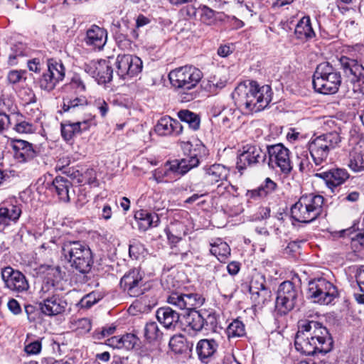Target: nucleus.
<instances>
[{
	"mask_svg": "<svg viewBox=\"0 0 364 364\" xmlns=\"http://www.w3.org/2000/svg\"><path fill=\"white\" fill-rule=\"evenodd\" d=\"M341 137L337 132H330L313 136L307 147L314 164L311 163L306 154L298 157L299 169L301 173H314L323 168L327 164L330 151L339 146Z\"/></svg>",
	"mask_w": 364,
	"mask_h": 364,
	"instance_id": "f257e3e1",
	"label": "nucleus"
},
{
	"mask_svg": "<svg viewBox=\"0 0 364 364\" xmlns=\"http://www.w3.org/2000/svg\"><path fill=\"white\" fill-rule=\"evenodd\" d=\"M272 90L268 85L260 86L250 80L240 83L232 93L235 105L245 114L258 112L266 108L272 99Z\"/></svg>",
	"mask_w": 364,
	"mask_h": 364,
	"instance_id": "f03ea898",
	"label": "nucleus"
},
{
	"mask_svg": "<svg viewBox=\"0 0 364 364\" xmlns=\"http://www.w3.org/2000/svg\"><path fill=\"white\" fill-rule=\"evenodd\" d=\"M43 272L47 271L48 277L39 291L41 301L38 306L41 313L47 316H55L63 314L67 308L66 299L55 292L56 283L62 279V272L59 266L42 265Z\"/></svg>",
	"mask_w": 364,
	"mask_h": 364,
	"instance_id": "7ed1b4c3",
	"label": "nucleus"
},
{
	"mask_svg": "<svg viewBox=\"0 0 364 364\" xmlns=\"http://www.w3.org/2000/svg\"><path fill=\"white\" fill-rule=\"evenodd\" d=\"M204 301L205 299L196 293L173 292L167 298V302L171 305L187 311L183 316L185 323L196 332L201 331L204 328L203 311L196 310V307L201 306Z\"/></svg>",
	"mask_w": 364,
	"mask_h": 364,
	"instance_id": "20e7f679",
	"label": "nucleus"
},
{
	"mask_svg": "<svg viewBox=\"0 0 364 364\" xmlns=\"http://www.w3.org/2000/svg\"><path fill=\"white\" fill-rule=\"evenodd\" d=\"M185 157L181 159H174L165 164L164 176L173 173L178 176H184L191 169L198 167L200 160L207 155V149L200 141L195 144L190 141L181 142Z\"/></svg>",
	"mask_w": 364,
	"mask_h": 364,
	"instance_id": "39448f33",
	"label": "nucleus"
},
{
	"mask_svg": "<svg viewBox=\"0 0 364 364\" xmlns=\"http://www.w3.org/2000/svg\"><path fill=\"white\" fill-rule=\"evenodd\" d=\"M62 255L70 267L82 274L89 273L94 264L90 247L80 240H65L61 246Z\"/></svg>",
	"mask_w": 364,
	"mask_h": 364,
	"instance_id": "423d86ee",
	"label": "nucleus"
},
{
	"mask_svg": "<svg viewBox=\"0 0 364 364\" xmlns=\"http://www.w3.org/2000/svg\"><path fill=\"white\" fill-rule=\"evenodd\" d=\"M323 203L324 198L321 195L304 194L291 207V216L299 223H312L321 215Z\"/></svg>",
	"mask_w": 364,
	"mask_h": 364,
	"instance_id": "0eeeda50",
	"label": "nucleus"
},
{
	"mask_svg": "<svg viewBox=\"0 0 364 364\" xmlns=\"http://www.w3.org/2000/svg\"><path fill=\"white\" fill-rule=\"evenodd\" d=\"M341 82V73L328 62H323L316 68L312 84L316 92L323 95H332L338 91Z\"/></svg>",
	"mask_w": 364,
	"mask_h": 364,
	"instance_id": "6e6552de",
	"label": "nucleus"
},
{
	"mask_svg": "<svg viewBox=\"0 0 364 364\" xmlns=\"http://www.w3.org/2000/svg\"><path fill=\"white\" fill-rule=\"evenodd\" d=\"M301 287L293 282L287 280L282 282L277 290L275 301V311L280 316L287 315L301 301Z\"/></svg>",
	"mask_w": 364,
	"mask_h": 364,
	"instance_id": "1a4fd4ad",
	"label": "nucleus"
},
{
	"mask_svg": "<svg viewBox=\"0 0 364 364\" xmlns=\"http://www.w3.org/2000/svg\"><path fill=\"white\" fill-rule=\"evenodd\" d=\"M302 320L305 326L304 331L316 346V353L330 352L333 346V340L328 328L318 321L307 318Z\"/></svg>",
	"mask_w": 364,
	"mask_h": 364,
	"instance_id": "9d476101",
	"label": "nucleus"
},
{
	"mask_svg": "<svg viewBox=\"0 0 364 364\" xmlns=\"http://www.w3.org/2000/svg\"><path fill=\"white\" fill-rule=\"evenodd\" d=\"M168 78L172 86L188 91L198 85L203 78V73L194 66L185 65L171 70Z\"/></svg>",
	"mask_w": 364,
	"mask_h": 364,
	"instance_id": "9b49d317",
	"label": "nucleus"
},
{
	"mask_svg": "<svg viewBox=\"0 0 364 364\" xmlns=\"http://www.w3.org/2000/svg\"><path fill=\"white\" fill-rule=\"evenodd\" d=\"M308 296L314 303L327 305L338 296V292L331 282L324 278H318L309 282Z\"/></svg>",
	"mask_w": 364,
	"mask_h": 364,
	"instance_id": "f8f14e48",
	"label": "nucleus"
},
{
	"mask_svg": "<svg viewBox=\"0 0 364 364\" xmlns=\"http://www.w3.org/2000/svg\"><path fill=\"white\" fill-rule=\"evenodd\" d=\"M65 76V68L62 60L49 58L47 60V70L38 79L39 87L41 90L50 92L64 80Z\"/></svg>",
	"mask_w": 364,
	"mask_h": 364,
	"instance_id": "ddd939ff",
	"label": "nucleus"
},
{
	"mask_svg": "<svg viewBox=\"0 0 364 364\" xmlns=\"http://www.w3.org/2000/svg\"><path fill=\"white\" fill-rule=\"evenodd\" d=\"M266 152L268 154L267 164L269 167H278L285 174L291 171L293 166L290 159L291 152L282 144L267 146Z\"/></svg>",
	"mask_w": 364,
	"mask_h": 364,
	"instance_id": "4468645a",
	"label": "nucleus"
},
{
	"mask_svg": "<svg viewBox=\"0 0 364 364\" xmlns=\"http://www.w3.org/2000/svg\"><path fill=\"white\" fill-rule=\"evenodd\" d=\"M119 285L132 297H138L146 290L144 273L139 268H132L127 272L121 278Z\"/></svg>",
	"mask_w": 364,
	"mask_h": 364,
	"instance_id": "2eb2a0df",
	"label": "nucleus"
},
{
	"mask_svg": "<svg viewBox=\"0 0 364 364\" xmlns=\"http://www.w3.org/2000/svg\"><path fill=\"white\" fill-rule=\"evenodd\" d=\"M240 151L237 160V168L239 171L245 170L249 166L264 163L267 160L266 151L257 145L246 144Z\"/></svg>",
	"mask_w": 364,
	"mask_h": 364,
	"instance_id": "dca6fc26",
	"label": "nucleus"
},
{
	"mask_svg": "<svg viewBox=\"0 0 364 364\" xmlns=\"http://www.w3.org/2000/svg\"><path fill=\"white\" fill-rule=\"evenodd\" d=\"M115 65L119 77L127 79L138 75L142 70V61L136 56L129 54L118 55Z\"/></svg>",
	"mask_w": 364,
	"mask_h": 364,
	"instance_id": "f3484780",
	"label": "nucleus"
},
{
	"mask_svg": "<svg viewBox=\"0 0 364 364\" xmlns=\"http://www.w3.org/2000/svg\"><path fill=\"white\" fill-rule=\"evenodd\" d=\"M85 71L92 75L99 84L109 82L112 79L113 69L109 60H92L84 65Z\"/></svg>",
	"mask_w": 364,
	"mask_h": 364,
	"instance_id": "a211bd4d",
	"label": "nucleus"
},
{
	"mask_svg": "<svg viewBox=\"0 0 364 364\" xmlns=\"http://www.w3.org/2000/svg\"><path fill=\"white\" fill-rule=\"evenodd\" d=\"M1 277L5 287L11 291L23 292L29 287L26 277L20 271L14 269L11 266L1 268Z\"/></svg>",
	"mask_w": 364,
	"mask_h": 364,
	"instance_id": "6ab92c4d",
	"label": "nucleus"
},
{
	"mask_svg": "<svg viewBox=\"0 0 364 364\" xmlns=\"http://www.w3.org/2000/svg\"><path fill=\"white\" fill-rule=\"evenodd\" d=\"M22 206L16 200L4 201L0 204V232L11 223H16L22 213Z\"/></svg>",
	"mask_w": 364,
	"mask_h": 364,
	"instance_id": "aec40b11",
	"label": "nucleus"
},
{
	"mask_svg": "<svg viewBox=\"0 0 364 364\" xmlns=\"http://www.w3.org/2000/svg\"><path fill=\"white\" fill-rule=\"evenodd\" d=\"M339 63L345 75L351 82L364 83V67L357 60L341 56Z\"/></svg>",
	"mask_w": 364,
	"mask_h": 364,
	"instance_id": "412c9836",
	"label": "nucleus"
},
{
	"mask_svg": "<svg viewBox=\"0 0 364 364\" xmlns=\"http://www.w3.org/2000/svg\"><path fill=\"white\" fill-rule=\"evenodd\" d=\"M298 331L294 338V346L298 352L306 355H313L316 354V346L315 343H312L310 336H308L304 328H305L304 323L301 319L297 323Z\"/></svg>",
	"mask_w": 364,
	"mask_h": 364,
	"instance_id": "4be33fe9",
	"label": "nucleus"
},
{
	"mask_svg": "<svg viewBox=\"0 0 364 364\" xmlns=\"http://www.w3.org/2000/svg\"><path fill=\"white\" fill-rule=\"evenodd\" d=\"M14 157L19 163H28L37 156L32 144L27 141L16 139L12 141Z\"/></svg>",
	"mask_w": 364,
	"mask_h": 364,
	"instance_id": "5701e85b",
	"label": "nucleus"
},
{
	"mask_svg": "<svg viewBox=\"0 0 364 364\" xmlns=\"http://www.w3.org/2000/svg\"><path fill=\"white\" fill-rule=\"evenodd\" d=\"M107 40V30L95 24H92L86 31L84 42L87 46L100 50L105 46Z\"/></svg>",
	"mask_w": 364,
	"mask_h": 364,
	"instance_id": "b1692460",
	"label": "nucleus"
},
{
	"mask_svg": "<svg viewBox=\"0 0 364 364\" xmlns=\"http://www.w3.org/2000/svg\"><path fill=\"white\" fill-rule=\"evenodd\" d=\"M203 171L204 181L210 185L227 181L230 175V169L220 164L205 166Z\"/></svg>",
	"mask_w": 364,
	"mask_h": 364,
	"instance_id": "393cba45",
	"label": "nucleus"
},
{
	"mask_svg": "<svg viewBox=\"0 0 364 364\" xmlns=\"http://www.w3.org/2000/svg\"><path fill=\"white\" fill-rule=\"evenodd\" d=\"M314 176L325 181L326 186L333 189L344 183L349 178V173L344 168H332L327 171L316 173Z\"/></svg>",
	"mask_w": 364,
	"mask_h": 364,
	"instance_id": "a878e982",
	"label": "nucleus"
},
{
	"mask_svg": "<svg viewBox=\"0 0 364 364\" xmlns=\"http://www.w3.org/2000/svg\"><path fill=\"white\" fill-rule=\"evenodd\" d=\"M92 124L91 119H84L76 122L67 121L61 124V135L64 140L68 141L74 136L87 131Z\"/></svg>",
	"mask_w": 364,
	"mask_h": 364,
	"instance_id": "bb28decb",
	"label": "nucleus"
},
{
	"mask_svg": "<svg viewBox=\"0 0 364 364\" xmlns=\"http://www.w3.org/2000/svg\"><path fill=\"white\" fill-rule=\"evenodd\" d=\"M183 129L180 122L167 115L162 117L155 126V132L160 136H177L182 133Z\"/></svg>",
	"mask_w": 364,
	"mask_h": 364,
	"instance_id": "cd10ccee",
	"label": "nucleus"
},
{
	"mask_svg": "<svg viewBox=\"0 0 364 364\" xmlns=\"http://www.w3.org/2000/svg\"><path fill=\"white\" fill-rule=\"evenodd\" d=\"M156 316L159 322L168 330L174 331L179 324L180 314L169 306L157 309Z\"/></svg>",
	"mask_w": 364,
	"mask_h": 364,
	"instance_id": "c85d7f7f",
	"label": "nucleus"
},
{
	"mask_svg": "<svg viewBox=\"0 0 364 364\" xmlns=\"http://www.w3.org/2000/svg\"><path fill=\"white\" fill-rule=\"evenodd\" d=\"M218 343L215 339H201L196 345V353L199 360L208 363L210 358L216 353Z\"/></svg>",
	"mask_w": 364,
	"mask_h": 364,
	"instance_id": "c756f323",
	"label": "nucleus"
},
{
	"mask_svg": "<svg viewBox=\"0 0 364 364\" xmlns=\"http://www.w3.org/2000/svg\"><path fill=\"white\" fill-rule=\"evenodd\" d=\"M72 187V183L60 176H56L49 185L48 189L58 196L60 201L68 203L70 200L69 189Z\"/></svg>",
	"mask_w": 364,
	"mask_h": 364,
	"instance_id": "7c9ffc66",
	"label": "nucleus"
},
{
	"mask_svg": "<svg viewBox=\"0 0 364 364\" xmlns=\"http://www.w3.org/2000/svg\"><path fill=\"white\" fill-rule=\"evenodd\" d=\"M134 219L137 222L139 230L143 232L150 228L157 227L160 223L158 214L145 210L136 211L134 214Z\"/></svg>",
	"mask_w": 364,
	"mask_h": 364,
	"instance_id": "2f4dec72",
	"label": "nucleus"
},
{
	"mask_svg": "<svg viewBox=\"0 0 364 364\" xmlns=\"http://www.w3.org/2000/svg\"><path fill=\"white\" fill-rule=\"evenodd\" d=\"M294 33L301 41H309L316 36L309 16H303L297 23Z\"/></svg>",
	"mask_w": 364,
	"mask_h": 364,
	"instance_id": "473e14b6",
	"label": "nucleus"
},
{
	"mask_svg": "<svg viewBox=\"0 0 364 364\" xmlns=\"http://www.w3.org/2000/svg\"><path fill=\"white\" fill-rule=\"evenodd\" d=\"M30 50L25 43H14L11 46L8 62L11 65H15L19 63L21 59L28 56Z\"/></svg>",
	"mask_w": 364,
	"mask_h": 364,
	"instance_id": "72a5a7b5",
	"label": "nucleus"
},
{
	"mask_svg": "<svg viewBox=\"0 0 364 364\" xmlns=\"http://www.w3.org/2000/svg\"><path fill=\"white\" fill-rule=\"evenodd\" d=\"M177 116L181 122L186 123L191 129L193 131L199 129L200 118L196 113L188 109H181L178 112Z\"/></svg>",
	"mask_w": 364,
	"mask_h": 364,
	"instance_id": "f704fd0d",
	"label": "nucleus"
},
{
	"mask_svg": "<svg viewBox=\"0 0 364 364\" xmlns=\"http://www.w3.org/2000/svg\"><path fill=\"white\" fill-rule=\"evenodd\" d=\"M277 188V183L267 178L263 183L257 188L249 191L248 195L251 198H257L264 197L267 195L272 193Z\"/></svg>",
	"mask_w": 364,
	"mask_h": 364,
	"instance_id": "c9c22d12",
	"label": "nucleus"
},
{
	"mask_svg": "<svg viewBox=\"0 0 364 364\" xmlns=\"http://www.w3.org/2000/svg\"><path fill=\"white\" fill-rule=\"evenodd\" d=\"M87 105V98L80 95L75 97H64L62 109L63 112H73L76 109L84 107Z\"/></svg>",
	"mask_w": 364,
	"mask_h": 364,
	"instance_id": "e433bc0d",
	"label": "nucleus"
},
{
	"mask_svg": "<svg viewBox=\"0 0 364 364\" xmlns=\"http://www.w3.org/2000/svg\"><path fill=\"white\" fill-rule=\"evenodd\" d=\"M210 253L215 256L218 259L223 262L230 255V248L227 242L218 240L214 244L211 245Z\"/></svg>",
	"mask_w": 364,
	"mask_h": 364,
	"instance_id": "4c0bfd02",
	"label": "nucleus"
},
{
	"mask_svg": "<svg viewBox=\"0 0 364 364\" xmlns=\"http://www.w3.org/2000/svg\"><path fill=\"white\" fill-rule=\"evenodd\" d=\"M190 252V250L186 245L181 244L179 245L171 246L168 256L172 259L173 262L176 264H180L188 259Z\"/></svg>",
	"mask_w": 364,
	"mask_h": 364,
	"instance_id": "58836bf2",
	"label": "nucleus"
},
{
	"mask_svg": "<svg viewBox=\"0 0 364 364\" xmlns=\"http://www.w3.org/2000/svg\"><path fill=\"white\" fill-rule=\"evenodd\" d=\"M250 292L259 296L262 294L264 296H269L271 291L265 287V278L264 276H258L252 279L250 285Z\"/></svg>",
	"mask_w": 364,
	"mask_h": 364,
	"instance_id": "ea45409f",
	"label": "nucleus"
},
{
	"mask_svg": "<svg viewBox=\"0 0 364 364\" xmlns=\"http://www.w3.org/2000/svg\"><path fill=\"white\" fill-rule=\"evenodd\" d=\"M226 334L229 340L245 336V324L239 319H234L227 327Z\"/></svg>",
	"mask_w": 364,
	"mask_h": 364,
	"instance_id": "a19ab883",
	"label": "nucleus"
},
{
	"mask_svg": "<svg viewBox=\"0 0 364 364\" xmlns=\"http://www.w3.org/2000/svg\"><path fill=\"white\" fill-rule=\"evenodd\" d=\"M144 332L146 340L149 343L159 341L163 337L162 331L154 321L146 323Z\"/></svg>",
	"mask_w": 364,
	"mask_h": 364,
	"instance_id": "79ce46f5",
	"label": "nucleus"
},
{
	"mask_svg": "<svg viewBox=\"0 0 364 364\" xmlns=\"http://www.w3.org/2000/svg\"><path fill=\"white\" fill-rule=\"evenodd\" d=\"M179 228H183L182 224L176 223H172L169 228L165 229V233L171 247L181 244L182 235L181 233L178 231Z\"/></svg>",
	"mask_w": 364,
	"mask_h": 364,
	"instance_id": "37998d69",
	"label": "nucleus"
},
{
	"mask_svg": "<svg viewBox=\"0 0 364 364\" xmlns=\"http://www.w3.org/2000/svg\"><path fill=\"white\" fill-rule=\"evenodd\" d=\"M237 191V188L232 186L228 181H222L217 186L216 189L213 191V200L216 197L228 198L230 196L233 195L234 192Z\"/></svg>",
	"mask_w": 364,
	"mask_h": 364,
	"instance_id": "c03bdc74",
	"label": "nucleus"
},
{
	"mask_svg": "<svg viewBox=\"0 0 364 364\" xmlns=\"http://www.w3.org/2000/svg\"><path fill=\"white\" fill-rule=\"evenodd\" d=\"M168 346L175 353L181 354L187 349L186 338L181 334L172 336Z\"/></svg>",
	"mask_w": 364,
	"mask_h": 364,
	"instance_id": "a18cd8bd",
	"label": "nucleus"
},
{
	"mask_svg": "<svg viewBox=\"0 0 364 364\" xmlns=\"http://www.w3.org/2000/svg\"><path fill=\"white\" fill-rule=\"evenodd\" d=\"M204 329L216 331L218 325V316L215 311H203Z\"/></svg>",
	"mask_w": 364,
	"mask_h": 364,
	"instance_id": "49530a36",
	"label": "nucleus"
},
{
	"mask_svg": "<svg viewBox=\"0 0 364 364\" xmlns=\"http://www.w3.org/2000/svg\"><path fill=\"white\" fill-rule=\"evenodd\" d=\"M349 168L354 172L364 171V159L363 154L356 151H351L349 156Z\"/></svg>",
	"mask_w": 364,
	"mask_h": 364,
	"instance_id": "de8ad7c7",
	"label": "nucleus"
},
{
	"mask_svg": "<svg viewBox=\"0 0 364 364\" xmlns=\"http://www.w3.org/2000/svg\"><path fill=\"white\" fill-rule=\"evenodd\" d=\"M14 129L20 134H29L36 131V126L31 120L26 121L18 119L15 124Z\"/></svg>",
	"mask_w": 364,
	"mask_h": 364,
	"instance_id": "09e8293b",
	"label": "nucleus"
},
{
	"mask_svg": "<svg viewBox=\"0 0 364 364\" xmlns=\"http://www.w3.org/2000/svg\"><path fill=\"white\" fill-rule=\"evenodd\" d=\"M116 331V326L114 324L105 326L95 330L92 333V338L95 340H102L107 336L114 333Z\"/></svg>",
	"mask_w": 364,
	"mask_h": 364,
	"instance_id": "8fccbe9b",
	"label": "nucleus"
},
{
	"mask_svg": "<svg viewBox=\"0 0 364 364\" xmlns=\"http://www.w3.org/2000/svg\"><path fill=\"white\" fill-rule=\"evenodd\" d=\"M28 100L26 101L24 103L26 112L27 114L31 115V117L36 116V119H33V121L36 122L38 119V115H39L40 111L37 108L33 109L31 107V105L36 102V97L35 94L31 91H29V92L28 94Z\"/></svg>",
	"mask_w": 364,
	"mask_h": 364,
	"instance_id": "3c124183",
	"label": "nucleus"
},
{
	"mask_svg": "<svg viewBox=\"0 0 364 364\" xmlns=\"http://www.w3.org/2000/svg\"><path fill=\"white\" fill-rule=\"evenodd\" d=\"M200 20L207 24H210L215 21V11L207 6H200L198 8Z\"/></svg>",
	"mask_w": 364,
	"mask_h": 364,
	"instance_id": "603ef678",
	"label": "nucleus"
},
{
	"mask_svg": "<svg viewBox=\"0 0 364 364\" xmlns=\"http://www.w3.org/2000/svg\"><path fill=\"white\" fill-rule=\"evenodd\" d=\"M26 78V70H11L7 75L9 82L13 85L25 82Z\"/></svg>",
	"mask_w": 364,
	"mask_h": 364,
	"instance_id": "864d4df0",
	"label": "nucleus"
},
{
	"mask_svg": "<svg viewBox=\"0 0 364 364\" xmlns=\"http://www.w3.org/2000/svg\"><path fill=\"white\" fill-rule=\"evenodd\" d=\"M97 301L98 299L96 296V294L92 292L84 296L78 302L77 306L80 309H87L92 307Z\"/></svg>",
	"mask_w": 364,
	"mask_h": 364,
	"instance_id": "5fc2aeb1",
	"label": "nucleus"
},
{
	"mask_svg": "<svg viewBox=\"0 0 364 364\" xmlns=\"http://www.w3.org/2000/svg\"><path fill=\"white\" fill-rule=\"evenodd\" d=\"M122 348L129 350L134 348L137 343V337L132 333H127L121 336Z\"/></svg>",
	"mask_w": 364,
	"mask_h": 364,
	"instance_id": "6e6d98bb",
	"label": "nucleus"
},
{
	"mask_svg": "<svg viewBox=\"0 0 364 364\" xmlns=\"http://www.w3.org/2000/svg\"><path fill=\"white\" fill-rule=\"evenodd\" d=\"M227 81L216 76L210 77L208 80V86L210 92H215L216 89H222L225 87Z\"/></svg>",
	"mask_w": 364,
	"mask_h": 364,
	"instance_id": "4d7b16f0",
	"label": "nucleus"
},
{
	"mask_svg": "<svg viewBox=\"0 0 364 364\" xmlns=\"http://www.w3.org/2000/svg\"><path fill=\"white\" fill-rule=\"evenodd\" d=\"M69 86L73 89H75L77 92L85 91V85L78 75H75L72 77Z\"/></svg>",
	"mask_w": 364,
	"mask_h": 364,
	"instance_id": "13d9d810",
	"label": "nucleus"
},
{
	"mask_svg": "<svg viewBox=\"0 0 364 364\" xmlns=\"http://www.w3.org/2000/svg\"><path fill=\"white\" fill-rule=\"evenodd\" d=\"M41 342L39 341H35L25 346V351L28 355H36L41 352Z\"/></svg>",
	"mask_w": 364,
	"mask_h": 364,
	"instance_id": "bf43d9fd",
	"label": "nucleus"
},
{
	"mask_svg": "<svg viewBox=\"0 0 364 364\" xmlns=\"http://www.w3.org/2000/svg\"><path fill=\"white\" fill-rule=\"evenodd\" d=\"M233 282L234 281L232 277H230L227 274L223 273L221 277H219L217 280V286L219 288L221 287L226 289L233 285Z\"/></svg>",
	"mask_w": 364,
	"mask_h": 364,
	"instance_id": "052dcab7",
	"label": "nucleus"
},
{
	"mask_svg": "<svg viewBox=\"0 0 364 364\" xmlns=\"http://www.w3.org/2000/svg\"><path fill=\"white\" fill-rule=\"evenodd\" d=\"M355 277L360 291H364V265L357 269Z\"/></svg>",
	"mask_w": 364,
	"mask_h": 364,
	"instance_id": "680f3d73",
	"label": "nucleus"
},
{
	"mask_svg": "<svg viewBox=\"0 0 364 364\" xmlns=\"http://www.w3.org/2000/svg\"><path fill=\"white\" fill-rule=\"evenodd\" d=\"M77 327L81 328L85 333H87L91 330L92 323L90 319L82 318L77 321Z\"/></svg>",
	"mask_w": 364,
	"mask_h": 364,
	"instance_id": "e2e57ef3",
	"label": "nucleus"
},
{
	"mask_svg": "<svg viewBox=\"0 0 364 364\" xmlns=\"http://www.w3.org/2000/svg\"><path fill=\"white\" fill-rule=\"evenodd\" d=\"M106 344L113 348H123L121 336H112L108 338Z\"/></svg>",
	"mask_w": 364,
	"mask_h": 364,
	"instance_id": "0e129e2a",
	"label": "nucleus"
},
{
	"mask_svg": "<svg viewBox=\"0 0 364 364\" xmlns=\"http://www.w3.org/2000/svg\"><path fill=\"white\" fill-rule=\"evenodd\" d=\"M8 308L15 315H18L21 312L19 303L14 299H11L9 301Z\"/></svg>",
	"mask_w": 364,
	"mask_h": 364,
	"instance_id": "69168bd1",
	"label": "nucleus"
},
{
	"mask_svg": "<svg viewBox=\"0 0 364 364\" xmlns=\"http://www.w3.org/2000/svg\"><path fill=\"white\" fill-rule=\"evenodd\" d=\"M228 272L232 275H236L240 269V264L237 262H231L226 267Z\"/></svg>",
	"mask_w": 364,
	"mask_h": 364,
	"instance_id": "338daca9",
	"label": "nucleus"
},
{
	"mask_svg": "<svg viewBox=\"0 0 364 364\" xmlns=\"http://www.w3.org/2000/svg\"><path fill=\"white\" fill-rule=\"evenodd\" d=\"M351 241L358 243L360 246L364 247V230L357 232L351 237Z\"/></svg>",
	"mask_w": 364,
	"mask_h": 364,
	"instance_id": "774afa93",
	"label": "nucleus"
}]
</instances>
